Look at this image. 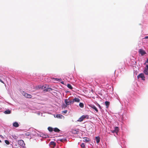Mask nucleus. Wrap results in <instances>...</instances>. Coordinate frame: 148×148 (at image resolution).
<instances>
[{
    "label": "nucleus",
    "mask_w": 148,
    "mask_h": 148,
    "mask_svg": "<svg viewBox=\"0 0 148 148\" xmlns=\"http://www.w3.org/2000/svg\"><path fill=\"white\" fill-rule=\"evenodd\" d=\"M67 87L70 89H72L73 87L71 86V85L70 84H68L67 85Z\"/></svg>",
    "instance_id": "5701e85b"
},
{
    "label": "nucleus",
    "mask_w": 148,
    "mask_h": 148,
    "mask_svg": "<svg viewBox=\"0 0 148 148\" xmlns=\"http://www.w3.org/2000/svg\"><path fill=\"white\" fill-rule=\"evenodd\" d=\"M83 141L85 142H88L90 141V139L87 137H84L83 138Z\"/></svg>",
    "instance_id": "f8f14e48"
},
{
    "label": "nucleus",
    "mask_w": 148,
    "mask_h": 148,
    "mask_svg": "<svg viewBox=\"0 0 148 148\" xmlns=\"http://www.w3.org/2000/svg\"><path fill=\"white\" fill-rule=\"evenodd\" d=\"M0 82H1L2 83H3V82L1 79H0Z\"/></svg>",
    "instance_id": "7c9ffc66"
},
{
    "label": "nucleus",
    "mask_w": 148,
    "mask_h": 148,
    "mask_svg": "<svg viewBox=\"0 0 148 148\" xmlns=\"http://www.w3.org/2000/svg\"><path fill=\"white\" fill-rule=\"evenodd\" d=\"M67 107V105L65 103V104H63L62 106V108H65Z\"/></svg>",
    "instance_id": "412c9836"
},
{
    "label": "nucleus",
    "mask_w": 148,
    "mask_h": 148,
    "mask_svg": "<svg viewBox=\"0 0 148 148\" xmlns=\"http://www.w3.org/2000/svg\"><path fill=\"white\" fill-rule=\"evenodd\" d=\"M71 132L74 134H77L79 132L78 129H73L71 130Z\"/></svg>",
    "instance_id": "0eeeda50"
},
{
    "label": "nucleus",
    "mask_w": 148,
    "mask_h": 148,
    "mask_svg": "<svg viewBox=\"0 0 148 148\" xmlns=\"http://www.w3.org/2000/svg\"><path fill=\"white\" fill-rule=\"evenodd\" d=\"M1 141L0 140V143H1Z\"/></svg>",
    "instance_id": "f704fd0d"
},
{
    "label": "nucleus",
    "mask_w": 148,
    "mask_h": 148,
    "mask_svg": "<svg viewBox=\"0 0 148 148\" xmlns=\"http://www.w3.org/2000/svg\"><path fill=\"white\" fill-rule=\"evenodd\" d=\"M146 66H147V69H148V65H147Z\"/></svg>",
    "instance_id": "2f4dec72"
},
{
    "label": "nucleus",
    "mask_w": 148,
    "mask_h": 148,
    "mask_svg": "<svg viewBox=\"0 0 148 148\" xmlns=\"http://www.w3.org/2000/svg\"><path fill=\"white\" fill-rule=\"evenodd\" d=\"M5 143L7 145H9L10 143L9 141L7 140H5Z\"/></svg>",
    "instance_id": "393cba45"
},
{
    "label": "nucleus",
    "mask_w": 148,
    "mask_h": 148,
    "mask_svg": "<svg viewBox=\"0 0 148 148\" xmlns=\"http://www.w3.org/2000/svg\"><path fill=\"white\" fill-rule=\"evenodd\" d=\"M4 113L5 114H10L11 113V111L9 110H8L5 111Z\"/></svg>",
    "instance_id": "dca6fc26"
},
{
    "label": "nucleus",
    "mask_w": 148,
    "mask_h": 148,
    "mask_svg": "<svg viewBox=\"0 0 148 148\" xmlns=\"http://www.w3.org/2000/svg\"><path fill=\"white\" fill-rule=\"evenodd\" d=\"M61 83H63V82H61Z\"/></svg>",
    "instance_id": "e433bc0d"
},
{
    "label": "nucleus",
    "mask_w": 148,
    "mask_h": 148,
    "mask_svg": "<svg viewBox=\"0 0 148 148\" xmlns=\"http://www.w3.org/2000/svg\"><path fill=\"white\" fill-rule=\"evenodd\" d=\"M58 140L61 142H64V141L66 140V138H63L62 139H59Z\"/></svg>",
    "instance_id": "4468645a"
},
{
    "label": "nucleus",
    "mask_w": 148,
    "mask_h": 148,
    "mask_svg": "<svg viewBox=\"0 0 148 148\" xmlns=\"http://www.w3.org/2000/svg\"><path fill=\"white\" fill-rule=\"evenodd\" d=\"M145 37H148V36H145Z\"/></svg>",
    "instance_id": "c9c22d12"
},
{
    "label": "nucleus",
    "mask_w": 148,
    "mask_h": 148,
    "mask_svg": "<svg viewBox=\"0 0 148 148\" xmlns=\"http://www.w3.org/2000/svg\"><path fill=\"white\" fill-rule=\"evenodd\" d=\"M146 62L148 63V58L147 59V60L146 61Z\"/></svg>",
    "instance_id": "473e14b6"
},
{
    "label": "nucleus",
    "mask_w": 148,
    "mask_h": 148,
    "mask_svg": "<svg viewBox=\"0 0 148 148\" xmlns=\"http://www.w3.org/2000/svg\"><path fill=\"white\" fill-rule=\"evenodd\" d=\"M53 131L55 132H59L60 131V130L56 127L54 128Z\"/></svg>",
    "instance_id": "2eb2a0df"
},
{
    "label": "nucleus",
    "mask_w": 148,
    "mask_h": 148,
    "mask_svg": "<svg viewBox=\"0 0 148 148\" xmlns=\"http://www.w3.org/2000/svg\"><path fill=\"white\" fill-rule=\"evenodd\" d=\"M80 99L78 98H75L74 99H73V100L72 101V103H73L75 102H79L80 101Z\"/></svg>",
    "instance_id": "423d86ee"
},
{
    "label": "nucleus",
    "mask_w": 148,
    "mask_h": 148,
    "mask_svg": "<svg viewBox=\"0 0 148 148\" xmlns=\"http://www.w3.org/2000/svg\"><path fill=\"white\" fill-rule=\"evenodd\" d=\"M48 130L49 131L51 132L53 131V128L51 127H49L48 128Z\"/></svg>",
    "instance_id": "4be33fe9"
},
{
    "label": "nucleus",
    "mask_w": 148,
    "mask_h": 148,
    "mask_svg": "<svg viewBox=\"0 0 148 148\" xmlns=\"http://www.w3.org/2000/svg\"><path fill=\"white\" fill-rule=\"evenodd\" d=\"M98 106H99V108L101 110L102 109V108H101V106H100L99 104H98Z\"/></svg>",
    "instance_id": "cd10ccee"
},
{
    "label": "nucleus",
    "mask_w": 148,
    "mask_h": 148,
    "mask_svg": "<svg viewBox=\"0 0 148 148\" xmlns=\"http://www.w3.org/2000/svg\"><path fill=\"white\" fill-rule=\"evenodd\" d=\"M147 38V37H146V38Z\"/></svg>",
    "instance_id": "72a5a7b5"
},
{
    "label": "nucleus",
    "mask_w": 148,
    "mask_h": 148,
    "mask_svg": "<svg viewBox=\"0 0 148 148\" xmlns=\"http://www.w3.org/2000/svg\"><path fill=\"white\" fill-rule=\"evenodd\" d=\"M79 106V107L81 108H83L84 107V104L82 103H80Z\"/></svg>",
    "instance_id": "aec40b11"
},
{
    "label": "nucleus",
    "mask_w": 148,
    "mask_h": 148,
    "mask_svg": "<svg viewBox=\"0 0 148 148\" xmlns=\"http://www.w3.org/2000/svg\"><path fill=\"white\" fill-rule=\"evenodd\" d=\"M144 73L147 75H148V70L145 69L144 71Z\"/></svg>",
    "instance_id": "a211bd4d"
},
{
    "label": "nucleus",
    "mask_w": 148,
    "mask_h": 148,
    "mask_svg": "<svg viewBox=\"0 0 148 148\" xmlns=\"http://www.w3.org/2000/svg\"><path fill=\"white\" fill-rule=\"evenodd\" d=\"M64 102L67 105V106L69 105H70L71 104H72V100H69L68 99H65L64 100Z\"/></svg>",
    "instance_id": "f03ea898"
},
{
    "label": "nucleus",
    "mask_w": 148,
    "mask_h": 148,
    "mask_svg": "<svg viewBox=\"0 0 148 148\" xmlns=\"http://www.w3.org/2000/svg\"><path fill=\"white\" fill-rule=\"evenodd\" d=\"M67 112V110H65L63 111L62 112V113H64V114H66V113Z\"/></svg>",
    "instance_id": "bb28decb"
},
{
    "label": "nucleus",
    "mask_w": 148,
    "mask_h": 148,
    "mask_svg": "<svg viewBox=\"0 0 148 148\" xmlns=\"http://www.w3.org/2000/svg\"><path fill=\"white\" fill-rule=\"evenodd\" d=\"M18 143L19 145L23 147H24L25 145L24 141L22 140H18Z\"/></svg>",
    "instance_id": "7ed1b4c3"
},
{
    "label": "nucleus",
    "mask_w": 148,
    "mask_h": 148,
    "mask_svg": "<svg viewBox=\"0 0 148 148\" xmlns=\"http://www.w3.org/2000/svg\"><path fill=\"white\" fill-rule=\"evenodd\" d=\"M81 147L82 148H85V144L84 143H82L81 145Z\"/></svg>",
    "instance_id": "b1692460"
},
{
    "label": "nucleus",
    "mask_w": 148,
    "mask_h": 148,
    "mask_svg": "<svg viewBox=\"0 0 148 148\" xmlns=\"http://www.w3.org/2000/svg\"><path fill=\"white\" fill-rule=\"evenodd\" d=\"M139 52L142 56H143L146 54V52L142 49H140L139 50Z\"/></svg>",
    "instance_id": "39448f33"
},
{
    "label": "nucleus",
    "mask_w": 148,
    "mask_h": 148,
    "mask_svg": "<svg viewBox=\"0 0 148 148\" xmlns=\"http://www.w3.org/2000/svg\"><path fill=\"white\" fill-rule=\"evenodd\" d=\"M105 103L106 106V108H108L109 107L110 104V102L108 101H106L105 102Z\"/></svg>",
    "instance_id": "9d476101"
},
{
    "label": "nucleus",
    "mask_w": 148,
    "mask_h": 148,
    "mask_svg": "<svg viewBox=\"0 0 148 148\" xmlns=\"http://www.w3.org/2000/svg\"><path fill=\"white\" fill-rule=\"evenodd\" d=\"M89 118V116L88 115H83L81 116L79 119L77 120V121L81 122L84 119H88Z\"/></svg>",
    "instance_id": "f257e3e1"
},
{
    "label": "nucleus",
    "mask_w": 148,
    "mask_h": 148,
    "mask_svg": "<svg viewBox=\"0 0 148 148\" xmlns=\"http://www.w3.org/2000/svg\"><path fill=\"white\" fill-rule=\"evenodd\" d=\"M97 143H99L100 141V138L99 136L96 137H95Z\"/></svg>",
    "instance_id": "ddd939ff"
},
{
    "label": "nucleus",
    "mask_w": 148,
    "mask_h": 148,
    "mask_svg": "<svg viewBox=\"0 0 148 148\" xmlns=\"http://www.w3.org/2000/svg\"><path fill=\"white\" fill-rule=\"evenodd\" d=\"M57 116L58 118H60V119H62V117H64V116L60 114H59L57 115Z\"/></svg>",
    "instance_id": "6ab92c4d"
},
{
    "label": "nucleus",
    "mask_w": 148,
    "mask_h": 148,
    "mask_svg": "<svg viewBox=\"0 0 148 148\" xmlns=\"http://www.w3.org/2000/svg\"><path fill=\"white\" fill-rule=\"evenodd\" d=\"M0 137L2 138H4V137L2 135H0Z\"/></svg>",
    "instance_id": "c756f323"
},
{
    "label": "nucleus",
    "mask_w": 148,
    "mask_h": 148,
    "mask_svg": "<svg viewBox=\"0 0 148 148\" xmlns=\"http://www.w3.org/2000/svg\"><path fill=\"white\" fill-rule=\"evenodd\" d=\"M50 143H51V145H53L55 146L56 145V143L53 142H51Z\"/></svg>",
    "instance_id": "a878e982"
},
{
    "label": "nucleus",
    "mask_w": 148,
    "mask_h": 148,
    "mask_svg": "<svg viewBox=\"0 0 148 148\" xmlns=\"http://www.w3.org/2000/svg\"><path fill=\"white\" fill-rule=\"evenodd\" d=\"M58 79V80H59V79Z\"/></svg>",
    "instance_id": "4c0bfd02"
},
{
    "label": "nucleus",
    "mask_w": 148,
    "mask_h": 148,
    "mask_svg": "<svg viewBox=\"0 0 148 148\" xmlns=\"http://www.w3.org/2000/svg\"><path fill=\"white\" fill-rule=\"evenodd\" d=\"M24 96L26 97L27 98H31L32 97V96L30 94H29L26 93H25Z\"/></svg>",
    "instance_id": "6e6552de"
},
{
    "label": "nucleus",
    "mask_w": 148,
    "mask_h": 148,
    "mask_svg": "<svg viewBox=\"0 0 148 148\" xmlns=\"http://www.w3.org/2000/svg\"><path fill=\"white\" fill-rule=\"evenodd\" d=\"M43 86H42V88H43Z\"/></svg>",
    "instance_id": "58836bf2"
},
{
    "label": "nucleus",
    "mask_w": 148,
    "mask_h": 148,
    "mask_svg": "<svg viewBox=\"0 0 148 148\" xmlns=\"http://www.w3.org/2000/svg\"><path fill=\"white\" fill-rule=\"evenodd\" d=\"M90 107L92 108V109H94V110H95V111L97 112H98V110H97V108L94 106V105H91L90 106Z\"/></svg>",
    "instance_id": "1a4fd4ad"
},
{
    "label": "nucleus",
    "mask_w": 148,
    "mask_h": 148,
    "mask_svg": "<svg viewBox=\"0 0 148 148\" xmlns=\"http://www.w3.org/2000/svg\"><path fill=\"white\" fill-rule=\"evenodd\" d=\"M13 125L14 127H17L19 126V125L18 123L15 122L13 123Z\"/></svg>",
    "instance_id": "9b49d317"
},
{
    "label": "nucleus",
    "mask_w": 148,
    "mask_h": 148,
    "mask_svg": "<svg viewBox=\"0 0 148 148\" xmlns=\"http://www.w3.org/2000/svg\"><path fill=\"white\" fill-rule=\"evenodd\" d=\"M115 131H116V133H117L119 130V128L118 127H116L114 128V130Z\"/></svg>",
    "instance_id": "f3484780"
},
{
    "label": "nucleus",
    "mask_w": 148,
    "mask_h": 148,
    "mask_svg": "<svg viewBox=\"0 0 148 148\" xmlns=\"http://www.w3.org/2000/svg\"><path fill=\"white\" fill-rule=\"evenodd\" d=\"M137 77L138 78H141L143 80H145V77L144 76V75L143 73H141L139 74L138 76Z\"/></svg>",
    "instance_id": "20e7f679"
},
{
    "label": "nucleus",
    "mask_w": 148,
    "mask_h": 148,
    "mask_svg": "<svg viewBox=\"0 0 148 148\" xmlns=\"http://www.w3.org/2000/svg\"><path fill=\"white\" fill-rule=\"evenodd\" d=\"M112 132L113 133H116V131H115L114 130L112 131Z\"/></svg>",
    "instance_id": "c85d7f7f"
}]
</instances>
